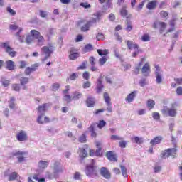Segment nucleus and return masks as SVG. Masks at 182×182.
Masks as SVG:
<instances>
[{"mask_svg": "<svg viewBox=\"0 0 182 182\" xmlns=\"http://www.w3.org/2000/svg\"><path fill=\"white\" fill-rule=\"evenodd\" d=\"M156 105V102L153 100H149L147 101V107L149 110H151L153 107H154V105Z\"/></svg>", "mask_w": 182, "mask_h": 182, "instance_id": "29", "label": "nucleus"}, {"mask_svg": "<svg viewBox=\"0 0 182 182\" xmlns=\"http://www.w3.org/2000/svg\"><path fill=\"white\" fill-rule=\"evenodd\" d=\"M156 5H157V1L154 0V1H151L149 3H148L146 8L148 9H154V8H156Z\"/></svg>", "mask_w": 182, "mask_h": 182, "instance_id": "22", "label": "nucleus"}, {"mask_svg": "<svg viewBox=\"0 0 182 182\" xmlns=\"http://www.w3.org/2000/svg\"><path fill=\"white\" fill-rule=\"evenodd\" d=\"M176 93H177V95H178L179 96H181V95H182V87H178L176 89Z\"/></svg>", "mask_w": 182, "mask_h": 182, "instance_id": "61", "label": "nucleus"}, {"mask_svg": "<svg viewBox=\"0 0 182 182\" xmlns=\"http://www.w3.org/2000/svg\"><path fill=\"white\" fill-rule=\"evenodd\" d=\"M100 174L101 176H102V177H104V178H106L107 180H109L112 177L110 172L106 167L101 168Z\"/></svg>", "mask_w": 182, "mask_h": 182, "instance_id": "12", "label": "nucleus"}, {"mask_svg": "<svg viewBox=\"0 0 182 182\" xmlns=\"http://www.w3.org/2000/svg\"><path fill=\"white\" fill-rule=\"evenodd\" d=\"M95 160L92 159L90 164H87L85 168L86 176L92 178H95V177H97L99 175V168L95 166Z\"/></svg>", "mask_w": 182, "mask_h": 182, "instance_id": "2", "label": "nucleus"}, {"mask_svg": "<svg viewBox=\"0 0 182 182\" xmlns=\"http://www.w3.org/2000/svg\"><path fill=\"white\" fill-rule=\"evenodd\" d=\"M155 75L156 77V83H161L163 81V74L160 67L158 65H155Z\"/></svg>", "mask_w": 182, "mask_h": 182, "instance_id": "10", "label": "nucleus"}, {"mask_svg": "<svg viewBox=\"0 0 182 182\" xmlns=\"http://www.w3.org/2000/svg\"><path fill=\"white\" fill-rule=\"evenodd\" d=\"M33 71H35L34 68L28 67V68H26L25 73H26V75H31V73L33 72Z\"/></svg>", "mask_w": 182, "mask_h": 182, "instance_id": "43", "label": "nucleus"}, {"mask_svg": "<svg viewBox=\"0 0 182 182\" xmlns=\"http://www.w3.org/2000/svg\"><path fill=\"white\" fill-rule=\"evenodd\" d=\"M10 29L11 31H16V29H18V31L16 33V36H18V39L20 42H23L25 37L21 36L19 34L20 32H22V28H18V26L11 24L10 25Z\"/></svg>", "mask_w": 182, "mask_h": 182, "instance_id": "9", "label": "nucleus"}, {"mask_svg": "<svg viewBox=\"0 0 182 182\" xmlns=\"http://www.w3.org/2000/svg\"><path fill=\"white\" fill-rule=\"evenodd\" d=\"M96 38L100 42H101L102 41H105V35H103V33H98Z\"/></svg>", "mask_w": 182, "mask_h": 182, "instance_id": "44", "label": "nucleus"}, {"mask_svg": "<svg viewBox=\"0 0 182 182\" xmlns=\"http://www.w3.org/2000/svg\"><path fill=\"white\" fill-rule=\"evenodd\" d=\"M106 156L110 161H117V157L116 156V154H114V152L109 151L107 153Z\"/></svg>", "mask_w": 182, "mask_h": 182, "instance_id": "19", "label": "nucleus"}, {"mask_svg": "<svg viewBox=\"0 0 182 182\" xmlns=\"http://www.w3.org/2000/svg\"><path fill=\"white\" fill-rule=\"evenodd\" d=\"M162 113L164 116H170L171 117H176V114H177V109L174 107L172 108H164L162 110Z\"/></svg>", "mask_w": 182, "mask_h": 182, "instance_id": "6", "label": "nucleus"}, {"mask_svg": "<svg viewBox=\"0 0 182 182\" xmlns=\"http://www.w3.org/2000/svg\"><path fill=\"white\" fill-rule=\"evenodd\" d=\"M87 107H93L95 106V100L93 98H87Z\"/></svg>", "mask_w": 182, "mask_h": 182, "instance_id": "30", "label": "nucleus"}, {"mask_svg": "<svg viewBox=\"0 0 182 182\" xmlns=\"http://www.w3.org/2000/svg\"><path fill=\"white\" fill-rule=\"evenodd\" d=\"M127 32H130V31H132V29H133V26H132V22L129 21H127Z\"/></svg>", "mask_w": 182, "mask_h": 182, "instance_id": "41", "label": "nucleus"}, {"mask_svg": "<svg viewBox=\"0 0 182 182\" xmlns=\"http://www.w3.org/2000/svg\"><path fill=\"white\" fill-rule=\"evenodd\" d=\"M55 33V29L53 28H49L47 31L46 36H52Z\"/></svg>", "mask_w": 182, "mask_h": 182, "instance_id": "47", "label": "nucleus"}, {"mask_svg": "<svg viewBox=\"0 0 182 182\" xmlns=\"http://www.w3.org/2000/svg\"><path fill=\"white\" fill-rule=\"evenodd\" d=\"M26 154V152L23 151H16L13 154V156H17V159L20 163H22L24 160L23 156Z\"/></svg>", "mask_w": 182, "mask_h": 182, "instance_id": "16", "label": "nucleus"}, {"mask_svg": "<svg viewBox=\"0 0 182 182\" xmlns=\"http://www.w3.org/2000/svg\"><path fill=\"white\" fill-rule=\"evenodd\" d=\"M126 43L128 46V48L130 49V50H132V49H139V45H137L136 43H134L131 41H127Z\"/></svg>", "mask_w": 182, "mask_h": 182, "instance_id": "21", "label": "nucleus"}, {"mask_svg": "<svg viewBox=\"0 0 182 182\" xmlns=\"http://www.w3.org/2000/svg\"><path fill=\"white\" fill-rule=\"evenodd\" d=\"M152 117L154 120H159L160 119V114L159 112H153Z\"/></svg>", "mask_w": 182, "mask_h": 182, "instance_id": "49", "label": "nucleus"}, {"mask_svg": "<svg viewBox=\"0 0 182 182\" xmlns=\"http://www.w3.org/2000/svg\"><path fill=\"white\" fill-rule=\"evenodd\" d=\"M86 65H87V61L82 62L81 65L80 67H78V69H86Z\"/></svg>", "mask_w": 182, "mask_h": 182, "instance_id": "55", "label": "nucleus"}, {"mask_svg": "<svg viewBox=\"0 0 182 182\" xmlns=\"http://www.w3.org/2000/svg\"><path fill=\"white\" fill-rule=\"evenodd\" d=\"M120 14L121 16H122L123 17L126 16L127 18H129V16H127V10H126L125 8H122L120 11Z\"/></svg>", "mask_w": 182, "mask_h": 182, "instance_id": "42", "label": "nucleus"}, {"mask_svg": "<svg viewBox=\"0 0 182 182\" xmlns=\"http://www.w3.org/2000/svg\"><path fill=\"white\" fill-rule=\"evenodd\" d=\"M0 48L5 49L6 52H7V53H9V56H11V58H14L15 55H16V52L12 50V48H10L8 43H1Z\"/></svg>", "mask_w": 182, "mask_h": 182, "instance_id": "7", "label": "nucleus"}, {"mask_svg": "<svg viewBox=\"0 0 182 182\" xmlns=\"http://www.w3.org/2000/svg\"><path fill=\"white\" fill-rule=\"evenodd\" d=\"M20 82L21 85H26V83L28 82V79L26 77H23L21 78Z\"/></svg>", "mask_w": 182, "mask_h": 182, "instance_id": "46", "label": "nucleus"}, {"mask_svg": "<svg viewBox=\"0 0 182 182\" xmlns=\"http://www.w3.org/2000/svg\"><path fill=\"white\" fill-rule=\"evenodd\" d=\"M159 25L161 26V29H160V33H163V32H164V29H166V27L167 26V24H166V23L164 22H161L159 23Z\"/></svg>", "mask_w": 182, "mask_h": 182, "instance_id": "36", "label": "nucleus"}, {"mask_svg": "<svg viewBox=\"0 0 182 182\" xmlns=\"http://www.w3.org/2000/svg\"><path fill=\"white\" fill-rule=\"evenodd\" d=\"M174 80L178 85H182V78H175Z\"/></svg>", "mask_w": 182, "mask_h": 182, "instance_id": "64", "label": "nucleus"}, {"mask_svg": "<svg viewBox=\"0 0 182 182\" xmlns=\"http://www.w3.org/2000/svg\"><path fill=\"white\" fill-rule=\"evenodd\" d=\"M7 11L9 12V14H11V15H16V14L15 10L11 9L10 7L7 8Z\"/></svg>", "mask_w": 182, "mask_h": 182, "instance_id": "56", "label": "nucleus"}, {"mask_svg": "<svg viewBox=\"0 0 182 182\" xmlns=\"http://www.w3.org/2000/svg\"><path fill=\"white\" fill-rule=\"evenodd\" d=\"M59 89V84L55 83L53 85V90H58Z\"/></svg>", "mask_w": 182, "mask_h": 182, "instance_id": "63", "label": "nucleus"}, {"mask_svg": "<svg viewBox=\"0 0 182 182\" xmlns=\"http://www.w3.org/2000/svg\"><path fill=\"white\" fill-rule=\"evenodd\" d=\"M15 98L14 97H11L9 102V107L10 109H14L15 108Z\"/></svg>", "mask_w": 182, "mask_h": 182, "instance_id": "38", "label": "nucleus"}, {"mask_svg": "<svg viewBox=\"0 0 182 182\" xmlns=\"http://www.w3.org/2000/svg\"><path fill=\"white\" fill-rule=\"evenodd\" d=\"M141 72L144 76H149L150 75V64L149 63H145V65L142 67Z\"/></svg>", "mask_w": 182, "mask_h": 182, "instance_id": "15", "label": "nucleus"}, {"mask_svg": "<svg viewBox=\"0 0 182 182\" xmlns=\"http://www.w3.org/2000/svg\"><path fill=\"white\" fill-rule=\"evenodd\" d=\"M82 97V93L79 92H75L74 93L73 99H80Z\"/></svg>", "mask_w": 182, "mask_h": 182, "instance_id": "50", "label": "nucleus"}, {"mask_svg": "<svg viewBox=\"0 0 182 182\" xmlns=\"http://www.w3.org/2000/svg\"><path fill=\"white\" fill-rule=\"evenodd\" d=\"M82 77L85 80H89V77H90V74L89 73V72L86 71L83 73Z\"/></svg>", "mask_w": 182, "mask_h": 182, "instance_id": "48", "label": "nucleus"}, {"mask_svg": "<svg viewBox=\"0 0 182 182\" xmlns=\"http://www.w3.org/2000/svg\"><path fill=\"white\" fill-rule=\"evenodd\" d=\"M105 126H106V122H105V120L100 121L99 124H97V127L99 129H103Z\"/></svg>", "mask_w": 182, "mask_h": 182, "instance_id": "45", "label": "nucleus"}, {"mask_svg": "<svg viewBox=\"0 0 182 182\" xmlns=\"http://www.w3.org/2000/svg\"><path fill=\"white\" fill-rule=\"evenodd\" d=\"M107 59H109V56L104 55L102 58L99 59V65L100 66H103L105 63L107 61Z\"/></svg>", "mask_w": 182, "mask_h": 182, "instance_id": "27", "label": "nucleus"}, {"mask_svg": "<svg viewBox=\"0 0 182 182\" xmlns=\"http://www.w3.org/2000/svg\"><path fill=\"white\" fill-rule=\"evenodd\" d=\"M139 116H143V114H146V109H139L137 111Z\"/></svg>", "mask_w": 182, "mask_h": 182, "instance_id": "58", "label": "nucleus"}, {"mask_svg": "<svg viewBox=\"0 0 182 182\" xmlns=\"http://www.w3.org/2000/svg\"><path fill=\"white\" fill-rule=\"evenodd\" d=\"M89 132H90L91 133V136L92 137H96V136L97 135L96 134V132H95V128L92 127V125H91L89 128H88Z\"/></svg>", "mask_w": 182, "mask_h": 182, "instance_id": "32", "label": "nucleus"}, {"mask_svg": "<svg viewBox=\"0 0 182 182\" xmlns=\"http://www.w3.org/2000/svg\"><path fill=\"white\" fill-rule=\"evenodd\" d=\"M16 137L18 141H25L28 140V135H26L25 131H20L19 133L17 134Z\"/></svg>", "mask_w": 182, "mask_h": 182, "instance_id": "13", "label": "nucleus"}, {"mask_svg": "<svg viewBox=\"0 0 182 182\" xmlns=\"http://www.w3.org/2000/svg\"><path fill=\"white\" fill-rule=\"evenodd\" d=\"M65 87H66V89L63 91V95H65L64 96V100H65V102H70L72 97L70 96V95H68V93L69 92V86L67 85Z\"/></svg>", "mask_w": 182, "mask_h": 182, "instance_id": "17", "label": "nucleus"}, {"mask_svg": "<svg viewBox=\"0 0 182 182\" xmlns=\"http://www.w3.org/2000/svg\"><path fill=\"white\" fill-rule=\"evenodd\" d=\"M96 19L91 18L86 24L81 27L82 32H87L90 29L91 26H96Z\"/></svg>", "mask_w": 182, "mask_h": 182, "instance_id": "5", "label": "nucleus"}, {"mask_svg": "<svg viewBox=\"0 0 182 182\" xmlns=\"http://www.w3.org/2000/svg\"><path fill=\"white\" fill-rule=\"evenodd\" d=\"M80 55L79 54V51H77V49L71 48L70 53L69 55V59L70 60H75V59H77Z\"/></svg>", "mask_w": 182, "mask_h": 182, "instance_id": "11", "label": "nucleus"}, {"mask_svg": "<svg viewBox=\"0 0 182 182\" xmlns=\"http://www.w3.org/2000/svg\"><path fill=\"white\" fill-rule=\"evenodd\" d=\"M12 87H13V90H14L16 92H18L20 87L18 85V84H14L12 85Z\"/></svg>", "mask_w": 182, "mask_h": 182, "instance_id": "62", "label": "nucleus"}, {"mask_svg": "<svg viewBox=\"0 0 182 182\" xmlns=\"http://www.w3.org/2000/svg\"><path fill=\"white\" fill-rule=\"evenodd\" d=\"M33 38L32 37V36H28L26 37V41L27 42V43H31L33 41Z\"/></svg>", "mask_w": 182, "mask_h": 182, "instance_id": "59", "label": "nucleus"}, {"mask_svg": "<svg viewBox=\"0 0 182 182\" xmlns=\"http://www.w3.org/2000/svg\"><path fill=\"white\" fill-rule=\"evenodd\" d=\"M121 171L124 177H127V169H126V167H124V166H121Z\"/></svg>", "mask_w": 182, "mask_h": 182, "instance_id": "40", "label": "nucleus"}, {"mask_svg": "<svg viewBox=\"0 0 182 182\" xmlns=\"http://www.w3.org/2000/svg\"><path fill=\"white\" fill-rule=\"evenodd\" d=\"M26 67V61H20L19 62V68L23 69V68Z\"/></svg>", "mask_w": 182, "mask_h": 182, "instance_id": "53", "label": "nucleus"}, {"mask_svg": "<svg viewBox=\"0 0 182 182\" xmlns=\"http://www.w3.org/2000/svg\"><path fill=\"white\" fill-rule=\"evenodd\" d=\"M49 164V161H40L38 163V167L40 168H46L48 167V165Z\"/></svg>", "mask_w": 182, "mask_h": 182, "instance_id": "26", "label": "nucleus"}, {"mask_svg": "<svg viewBox=\"0 0 182 182\" xmlns=\"http://www.w3.org/2000/svg\"><path fill=\"white\" fill-rule=\"evenodd\" d=\"M90 50H93V46L90 44H87L84 48V52H90Z\"/></svg>", "mask_w": 182, "mask_h": 182, "instance_id": "37", "label": "nucleus"}, {"mask_svg": "<svg viewBox=\"0 0 182 182\" xmlns=\"http://www.w3.org/2000/svg\"><path fill=\"white\" fill-rule=\"evenodd\" d=\"M160 15L161 18H167V16H168V12L166 11H161Z\"/></svg>", "mask_w": 182, "mask_h": 182, "instance_id": "51", "label": "nucleus"}, {"mask_svg": "<svg viewBox=\"0 0 182 182\" xmlns=\"http://www.w3.org/2000/svg\"><path fill=\"white\" fill-rule=\"evenodd\" d=\"M31 33L33 38H35V39H37L38 46H42L43 43H45V38H43V36H42V35H41V32L36 30H31Z\"/></svg>", "mask_w": 182, "mask_h": 182, "instance_id": "3", "label": "nucleus"}, {"mask_svg": "<svg viewBox=\"0 0 182 182\" xmlns=\"http://www.w3.org/2000/svg\"><path fill=\"white\" fill-rule=\"evenodd\" d=\"M79 151V156L81 159H85V157L87 156V152H86V150L85 149L80 148Z\"/></svg>", "mask_w": 182, "mask_h": 182, "instance_id": "24", "label": "nucleus"}, {"mask_svg": "<svg viewBox=\"0 0 182 182\" xmlns=\"http://www.w3.org/2000/svg\"><path fill=\"white\" fill-rule=\"evenodd\" d=\"M3 86H5L6 87V86L9 85V80H5V79H1V80Z\"/></svg>", "mask_w": 182, "mask_h": 182, "instance_id": "52", "label": "nucleus"}, {"mask_svg": "<svg viewBox=\"0 0 182 182\" xmlns=\"http://www.w3.org/2000/svg\"><path fill=\"white\" fill-rule=\"evenodd\" d=\"M101 77L97 80V93H100L102 92V89H103V85L102 84V81L100 80Z\"/></svg>", "mask_w": 182, "mask_h": 182, "instance_id": "23", "label": "nucleus"}, {"mask_svg": "<svg viewBox=\"0 0 182 182\" xmlns=\"http://www.w3.org/2000/svg\"><path fill=\"white\" fill-rule=\"evenodd\" d=\"M161 140H163V137L159 136H156L155 138H154L151 141H150V144H151V146H154L156 144H159V143H161Z\"/></svg>", "mask_w": 182, "mask_h": 182, "instance_id": "20", "label": "nucleus"}, {"mask_svg": "<svg viewBox=\"0 0 182 182\" xmlns=\"http://www.w3.org/2000/svg\"><path fill=\"white\" fill-rule=\"evenodd\" d=\"M111 140H122V138L117 135H112Z\"/></svg>", "mask_w": 182, "mask_h": 182, "instance_id": "57", "label": "nucleus"}, {"mask_svg": "<svg viewBox=\"0 0 182 182\" xmlns=\"http://www.w3.org/2000/svg\"><path fill=\"white\" fill-rule=\"evenodd\" d=\"M104 99L105 100V102L107 103V105L108 106V112H112V102H110V97L109 96V94H107V92L104 93Z\"/></svg>", "mask_w": 182, "mask_h": 182, "instance_id": "14", "label": "nucleus"}, {"mask_svg": "<svg viewBox=\"0 0 182 182\" xmlns=\"http://www.w3.org/2000/svg\"><path fill=\"white\" fill-rule=\"evenodd\" d=\"M132 140H134L135 143H136L137 144H142L143 143V138L135 136L132 138Z\"/></svg>", "mask_w": 182, "mask_h": 182, "instance_id": "35", "label": "nucleus"}, {"mask_svg": "<svg viewBox=\"0 0 182 182\" xmlns=\"http://www.w3.org/2000/svg\"><path fill=\"white\" fill-rule=\"evenodd\" d=\"M141 41H143V42H149V41H150V36H149V34H144L141 36Z\"/></svg>", "mask_w": 182, "mask_h": 182, "instance_id": "39", "label": "nucleus"}, {"mask_svg": "<svg viewBox=\"0 0 182 182\" xmlns=\"http://www.w3.org/2000/svg\"><path fill=\"white\" fill-rule=\"evenodd\" d=\"M38 110V119L37 122L39 124H43V123H49V117L45 116V112L48 110V104H43L39 106Z\"/></svg>", "mask_w": 182, "mask_h": 182, "instance_id": "1", "label": "nucleus"}, {"mask_svg": "<svg viewBox=\"0 0 182 182\" xmlns=\"http://www.w3.org/2000/svg\"><path fill=\"white\" fill-rule=\"evenodd\" d=\"M6 68L9 69V70H14L15 68V64L14 63V61L12 60H9L6 61Z\"/></svg>", "mask_w": 182, "mask_h": 182, "instance_id": "25", "label": "nucleus"}, {"mask_svg": "<svg viewBox=\"0 0 182 182\" xmlns=\"http://www.w3.org/2000/svg\"><path fill=\"white\" fill-rule=\"evenodd\" d=\"M176 153H177V149L176 148L168 149L161 154V157L164 159H167V157H170V156H176Z\"/></svg>", "mask_w": 182, "mask_h": 182, "instance_id": "8", "label": "nucleus"}, {"mask_svg": "<svg viewBox=\"0 0 182 182\" xmlns=\"http://www.w3.org/2000/svg\"><path fill=\"white\" fill-rule=\"evenodd\" d=\"M96 147L98 148V150L95 151V155L99 157V156L102 155V154L100 153V151L102 150V144L100 142H97Z\"/></svg>", "mask_w": 182, "mask_h": 182, "instance_id": "28", "label": "nucleus"}, {"mask_svg": "<svg viewBox=\"0 0 182 182\" xmlns=\"http://www.w3.org/2000/svg\"><path fill=\"white\" fill-rule=\"evenodd\" d=\"M34 180H38V182H45V178H40L39 179V176L38 175H34L33 176Z\"/></svg>", "mask_w": 182, "mask_h": 182, "instance_id": "54", "label": "nucleus"}, {"mask_svg": "<svg viewBox=\"0 0 182 182\" xmlns=\"http://www.w3.org/2000/svg\"><path fill=\"white\" fill-rule=\"evenodd\" d=\"M136 93H137V91H134L131 92L129 95L127 96L125 100L128 102V103H132V102L134 100V97H136Z\"/></svg>", "mask_w": 182, "mask_h": 182, "instance_id": "18", "label": "nucleus"}, {"mask_svg": "<svg viewBox=\"0 0 182 182\" xmlns=\"http://www.w3.org/2000/svg\"><path fill=\"white\" fill-rule=\"evenodd\" d=\"M176 22V18H173L169 21V25L171 27V29L168 31V32H171L172 31H174V25Z\"/></svg>", "mask_w": 182, "mask_h": 182, "instance_id": "33", "label": "nucleus"}, {"mask_svg": "<svg viewBox=\"0 0 182 182\" xmlns=\"http://www.w3.org/2000/svg\"><path fill=\"white\" fill-rule=\"evenodd\" d=\"M16 177H18V173H16V172H13L12 173L10 174L9 181H12L15 180Z\"/></svg>", "mask_w": 182, "mask_h": 182, "instance_id": "34", "label": "nucleus"}, {"mask_svg": "<svg viewBox=\"0 0 182 182\" xmlns=\"http://www.w3.org/2000/svg\"><path fill=\"white\" fill-rule=\"evenodd\" d=\"M77 77V74L76 73H73L70 76V80H75Z\"/></svg>", "mask_w": 182, "mask_h": 182, "instance_id": "60", "label": "nucleus"}, {"mask_svg": "<svg viewBox=\"0 0 182 182\" xmlns=\"http://www.w3.org/2000/svg\"><path fill=\"white\" fill-rule=\"evenodd\" d=\"M97 53L100 55V56H103V55H109V50L105 49V50H102V49H98L97 50Z\"/></svg>", "mask_w": 182, "mask_h": 182, "instance_id": "31", "label": "nucleus"}, {"mask_svg": "<svg viewBox=\"0 0 182 182\" xmlns=\"http://www.w3.org/2000/svg\"><path fill=\"white\" fill-rule=\"evenodd\" d=\"M53 53V46H46L41 48V55H46V58L43 60L49 58V56Z\"/></svg>", "mask_w": 182, "mask_h": 182, "instance_id": "4", "label": "nucleus"}]
</instances>
